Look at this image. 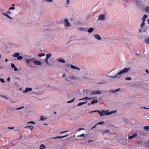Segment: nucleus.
<instances>
[{
	"instance_id": "dca6fc26",
	"label": "nucleus",
	"mask_w": 149,
	"mask_h": 149,
	"mask_svg": "<svg viewBox=\"0 0 149 149\" xmlns=\"http://www.w3.org/2000/svg\"><path fill=\"white\" fill-rule=\"evenodd\" d=\"M94 30V29L92 27L90 28L88 30V33H91Z\"/></svg>"
},
{
	"instance_id": "4c0bfd02",
	"label": "nucleus",
	"mask_w": 149,
	"mask_h": 149,
	"mask_svg": "<svg viewBox=\"0 0 149 149\" xmlns=\"http://www.w3.org/2000/svg\"><path fill=\"white\" fill-rule=\"evenodd\" d=\"M132 79L130 77H127L125 78L126 80H130Z\"/></svg>"
},
{
	"instance_id": "a18cd8bd",
	"label": "nucleus",
	"mask_w": 149,
	"mask_h": 149,
	"mask_svg": "<svg viewBox=\"0 0 149 149\" xmlns=\"http://www.w3.org/2000/svg\"><path fill=\"white\" fill-rule=\"evenodd\" d=\"M15 8L14 7H11L9 8V10H14Z\"/></svg>"
},
{
	"instance_id": "cd10ccee",
	"label": "nucleus",
	"mask_w": 149,
	"mask_h": 149,
	"mask_svg": "<svg viewBox=\"0 0 149 149\" xmlns=\"http://www.w3.org/2000/svg\"><path fill=\"white\" fill-rule=\"evenodd\" d=\"M145 22H143L141 24V26L142 29L143 28V27L145 25Z\"/></svg>"
},
{
	"instance_id": "b1692460",
	"label": "nucleus",
	"mask_w": 149,
	"mask_h": 149,
	"mask_svg": "<svg viewBox=\"0 0 149 149\" xmlns=\"http://www.w3.org/2000/svg\"><path fill=\"white\" fill-rule=\"evenodd\" d=\"M46 148V147L43 144L41 145L40 147V149H44Z\"/></svg>"
},
{
	"instance_id": "3c124183",
	"label": "nucleus",
	"mask_w": 149,
	"mask_h": 149,
	"mask_svg": "<svg viewBox=\"0 0 149 149\" xmlns=\"http://www.w3.org/2000/svg\"><path fill=\"white\" fill-rule=\"evenodd\" d=\"M14 128V127H8V129H13Z\"/></svg>"
},
{
	"instance_id": "37998d69",
	"label": "nucleus",
	"mask_w": 149,
	"mask_h": 149,
	"mask_svg": "<svg viewBox=\"0 0 149 149\" xmlns=\"http://www.w3.org/2000/svg\"><path fill=\"white\" fill-rule=\"evenodd\" d=\"M0 81L1 82L3 83H4L5 82V81H4V80L2 78H1L0 79Z\"/></svg>"
},
{
	"instance_id": "ea45409f",
	"label": "nucleus",
	"mask_w": 149,
	"mask_h": 149,
	"mask_svg": "<svg viewBox=\"0 0 149 149\" xmlns=\"http://www.w3.org/2000/svg\"><path fill=\"white\" fill-rule=\"evenodd\" d=\"M83 104H84V103H83V102L79 103L77 105V107H79V106H81Z\"/></svg>"
},
{
	"instance_id": "603ef678",
	"label": "nucleus",
	"mask_w": 149,
	"mask_h": 149,
	"mask_svg": "<svg viewBox=\"0 0 149 149\" xmlns=\"http://www.w3.org/2000/svg\"><path fill=\"white\" fill-rule=\"evenodd\" d=\"M67 4H68L70 2V0H67L66 1Z\"/></svg>"
},
{
	"instance_id": "774afa93",
	"label": "nucleus",
	"mask_w": 149,
	"mask_h": 149,
	"mask_svg": "<svg viewBox=\"0 0 149 149\" xmlns=\"http://www.w3.org/2000/svg\"><path fill=\"white\" fill-rule=\"evenodd\" d=\"M148 24H149V19H148Z\"/></svg>"
},
{
	"instance_id": "f3484780",
	"label": "nucleus",
	"mask_w": 149,
	"mask_h": 149,
	"mask_svg": "<svg viewBox=\"0 0 149 149\" xmlns=\"http://www.w3.org/2000/svg\"><path fill=\"white\" fill-rule=\"evenodd\" d=\"M20 55V54L19 53H15L12 56L15 57H17Z\"/></svg>"
},
{
	"instance_id": "1a4fd4ad",
	"label": "nucleus",
	"mask_w": 149,
	"mask_h": 149,
	"mask_svg": "<svg viewBox=\"0 0 149 149\" xmlns=\"http://www.w3.org/2000/svg\"><path fill=\"white\" fill-rule=\"evenodd\" d=\"M34 63L37 65H42L41 62L39 61H33Z\"/></svg>"
},
{
	"instance_id": "e2e57ef3",
	"label": "nucleus",
	"mask_w": 149,
	"mask_h": 149,
	"mask_svg": "<svg viewBox=\"0 0 149 149\" xmlns=\"http://www.w3.org/2000/svg\"><path fill=\"white\" fill-rule=\"evenodd\" d=\"M10 101L12 103H15V102L14 101H13L12 100H10Z\"/></svg>"
},
{
	"instance_id": "13d9d810",
	"label": "nucleus",
	"mask_w": 149,
	"mask_h": 149,
	"mask_svg": "<svg viewBox=\"0 0 149 149\" xmlns=\"http://www.w3.org/2000/svg\"><path fill=\"white\" fill-rule=\"evenodd\" d=\"M94 99V97H91V98H89V100H91Z\"/></svg>"
},
{
	"instance_id": "0eeeda50",
	"label": "nucleus",
	"mask_w": 149,
	"mask_h": 149,
	"mask_svg": "<svg viewBox=\"0 0 149 149\" xmlns=\"http://www.w3.org/2000/svg\"><path fill=\"white\" fill-rule=\"evenodd\" d=\"M64 22L65 24V26L68 27H70L71 26L70 24L69 23L68 19H65Z\"/></svg>"
},
{
	"instance_id": "c85d7f7f",
	"label": "nucleus",
	"mask_w": 149,
	"mask_h": 149,
	"mask_svg": "<svg viewBox=\"0 0 149 149\" xmlns=\"http://www.w3.org/2000/svg\"><path fill=\"white\" fill-rule=\"evenodd\" d=\"M143 129L145 130L146 131H148L149 130V126H144Z\"/></svg>"
},
{
	"instance_id": "de8ad7c7",
	"label": "nucleus",
	"mask_w": 149,
	"mask_h": 149,
	"mask_svg": "<svg viewBox=\"0 0 149 149\" xmlns=\"http://www.w3.org/2000/svg\"><path fill=\"white\" fill-rule=\"evenodd\" d=\"M28 123L30 124V123H33V124H35V123L32 121H30Z\"/></svg>"
},
{
	"instance_id": "a211bd4d",
	"label": "nucleus",
	"mask_w": 149,
	"mask_h": 149,
	"mask_svg": "<svg viewBox=\"0 0 149 149\" xmlns=\"http://www.w3.org/2000/svg\"><path fill=\"white\" fill-rule=\"evenodd\" d=\"M137 135V134L136 133L134 134H133L132 136H129L128 138L129 139H132L133 138L136 136Z\"/></svg>"
},
{
	"instance_id": "412c9836",
	"label": "nucleus",
	"mask_w": 149,
	"mask_h": 149,
	"mask_svg": "<svg viewBox=\"0 0 149 149\" xmlns=\"http://www.w3.org/2000/svg\"><path fill=\"white\" fill-rule=\"evenodd\" d=\"M110 131L109 130H106L102 131V133L103 134H104L105 133H107Z\"/></svg>"
},
{
	"instance_id": "c756f323",
	"label": "nucleus",
	"mask_w": 149,
	"mask_h": 149,
	"mask_svg": "<svg viewBox=\"0 0 149 149\" xmlns=\"http://www.w3.org/2000/svg\"><path fill=\"white\" fill-rule=\"evenodd\" d=\"M24 128H30V129L31 130H32L33 129V127L32 126H28Z\"/></svg>"
},
{
	"instance_id": "20e7f679",
	"label": "nucleus",
	"mask_w": 149,
	"mask_h": 149,
	"mask_svg": "<svg viewBox=\"0 0 149 149\" xmlns=\"http://www.w3.org/2000/svg\"><path fill=\"white\" fill-rule=\"evenodd\" d=\"M105 15L104 14H100L98 17V20H104L105 19Z\"/></svg>"
},
{
	"instance_id": "5701e85b",
	"label": "nucleus",
	"mask_w": 149,
	"mask_h": 149,
	"mask_svg": "<svg viewBox=\"0 0 149 149\" xmlns=\"http://www.w3.org/2000/svg\"><path fill=\"white\" fill-rule=\"evenodd\" d=\"M2 14L3 15L7 16L8 18H9L10 19H13L9 15H8L6 14V13H2Z\"/></svg>"
},
{
	"instance_id": "49530a36",
	"label": "nucleus",
	"mask_w": 149,
	"mask_h": 149,
	"mask_svg": "<svg viewBox=\"0 0 149 149\" xmlns=\"http://www.w3.org/2000/svg\"><path fill=\"white\" fill-rule=\"evenodd\" d=\"M48 2H52L53 1V0H46Z\"/></svg>"
},
{
	"instance_id": "423d86ee",
	"label": "nucleus",
	"mask_w": 149,
	"mask_h": 149,
	"mask_svg": "<svg viewBox=\"0 0 149 149\" xmlns=\"http://www.w3.org/2000/svg\"><path fill=\"white\" fill-rule=\"evenodd\" d=\"M117 112L116 110H114L113 111H110L109 112H107V113H105V112L104 113V116L105 115H111L113 113H116Z\"/></svg>"
},
{
	"instance_id": "6ab92c4d",
	"label": "nucleus",
	"mask_w": 149,
	"mask_h": 149,
	"mask_svg": "<svg viewBox=\"0 0 149 149\" xmlns=\"http://www.w3.org/2000/svg\"><path fill=\"white\" fill-rule=\"evenodd\" d=\"M148 17V16L147 15H144L143 18H142V20H143V22H145L146 20H145V19L146 18Z\"/></svg>"
},
{
	"instance_id": "c9c22d12",
	"label": "nucleus",
	"mask_w": 149,
	"mask_h": 149,
	"mask_svg": "<svg viewBox=\"0 0 149 149\" xmlns=\"http://www.w3.org/2000/svg\"><path fill=\"white\" fill-rule=\"evenodd\" d=\"M0 96L1 97H3V98H5V99H6L7 100L9 99L6 96H4V95H0Z\"/></svg>"
},
{
	"instance_id": "f257e3e1",
	"label": "nucleus",
	"mask_w": 149,
	"mask_h": 149,
	"mask_svg": "<svg viewBox=\"0 0 149 149\" xmlns=\"http://www.w3.org/2000/svg\"><path fill=\"white\" fill-rule=\"evenodd\" d=\"M130 69L131 68H124L118 72L115 76H111L108 75V76L110 77L113 79L116 78H119L121 77V74L127 73Z\"/></svg>"
},
{
	"instance_id": "8fccbe9b",
	"label": "nucleus",
	"mask_w": 149,
	"mask_h": 149,
	"mask_svg": "<svg viewBox=\"0 0 149 149\" xmlns=\"http://www.w3.org/2000/svg\"><path fill=\"white\" fill-rule=\"evenodd\" d=\"M8 14H11V12L9 10H8L7 12Z\"/></svg>"
},
{
	"instance_id": "aec40b11",
	"label": "nucleus",
	"mask_w": 149,
	"mask_h": 149,
	"mask_svg": "<svg viewBox=\"0 0 149 149\" xmlns=\"http://www.w3.org/2000/svg\"><path fill=\"white\" fill-rule=\"evenodd\" d=\"M120 88H118L116 89L115 90H110L109 92L112 93H114L119 91H120Z\"/></svg>"
},
{
	"instance_id": "680f3d73",
	"label": "nucleus",
	"mask_w": 149,
	"mask_h": 149,
	"mask_svg": "<svg viewBox=\"0 0 149 149\" xmlns=\"http://www.w3.org/2000/svg\"><path fill=\"white\" fill-rule=\"evenodd\" d=\"M143 108L145 109H149V108H146L145 107H143Z\"/></svg>"
},
{
	"instance_id": "bf43d9fd",
	"label": "nucleus",
	"mask_w": 149,
	"mask_h": 149,
	"mask_svg": "<svg viewBox=\"0 0 149 149\" xmlns=\"http://www.w3.org/2000/svg\"><path fill=\"white\" fill-rule=\"evenodd\" d=\"M85 100L84 97L83 98H82V99H79V100Z\"/></svg>"
},
{
	"instance_id": "6e6552de",
	"label": "nucleus",
	"mask_w": 149,
	"mask_h": 149,
	"mask_svg": "<svg viewBox=\"0 0 149 149\" xmlns=\"http://www.w3.org/2000/svg\"><path fill=\"white\" fill-rule=\"evenodd\" d=\"M70 66H70L71 68H73V69H77V70H80V68H77V67H76L74 66V65H70V64H68L67 65V66L68 67H69Z\"/></svg>"
},
{
	"instance_id": "39448f33",
	"label": "nucleus",
	"mask_w": 149,
	"mask_h": 149,
	"mask_svg": "<svg viewBox=\"0 0 149 149\" xmlns=\"http://www.w3.org/2000/svg\"><path fill=\"white\" fill-rule=\"evenodd\" d=\"M102 93L101 92V91L99 90H93L91 93V95L93 94H100Z\"/></svg>"
},
{
	"instance_id": "2eb2a0df",
	"label": "nucleus",
	"mask_w": 149,
	"mask_h": 149,
	"mask_svg": "<svg viewBox=\"0 0 149 149\" xmlns=\"http://www.w3.org/2000/svg\"><path fill=\"white\" fill-rule=\"evenodd\" d=\"M34 60L35 59L34 58H33L30 59L27 58H26L25 59V60L26 61V63L28 64H29L30 61Z\"/></svg>"
},
{
	"instance_id": "052dcab7",
	"label": "nucleus",
	"mask_w": 149,
	"mask_h": 149,
	"mask_svg": "<svg viewBox=\"0 0 149 149\" xmlns=\"http://www.w3.org/2000/svg\"><path fill=\"white\" fill-rule=\"evenodd\" d=\"M68 131H64V132H61V133H65L66 132H67Z\"/></svg>"
},
{
	"instance_id": "5fc2aeb1",
	"label": "nucleus",
	"mask_w": 149,
	"mask_h": 149,
	"mask_svg": "<svg viewBox=\"0 0 149 149\" xmlns=\"http://www.w3.org/2000/svg\"><path fill=\"white\" fill-rule=\"evenodd\" d=\"M146 73H148V74L149 73V72L148 70L146 69Z\"/></svg>"
},
{
	"instance_id": "f03ea898",
	"label": "nucleus",
	"mask_w": 149,
	"mask_h": 149,
	"mask_svg": "<svg viewBox=\"0 0 149 149\" xmlns=\"http://www.w3.org/2000/svg\"><path fill=\"white\" fill-rule=\"evenodd\" d=\"M52 54L51 53L48 54H46V58L44 62L46 63L47 64L49 65H51L52 64L49 63L48 60L49 58L52 56Z\"/></svg>"
},
{
	"instance_id": "f704fd0d",
	"label": "nucleus",
	"mask_w": 149,
	"mask_h": 149,
	"mask_svg": "<svg viewBox=\"0 0 149 149\" xmlns=\"http://www.w3.org/2000/svg\"><path fill=\"white\" fill-rule=\"evenodd\" d=\"M75 100V98H74L72 100H71L67 102V103H70L73 102Z\"/></svg>"
},
{
	"instance_id": "4468645a",
	"label": "nucleus",
	"mask_w": 149,
	"mask_h": 149,
	"mask_svg": "<svg viewBox=\"0 0 149 149\" xmlns=\"http://www.w3.org/2000/svg\"><path fill=\"white\" fill-rule=\"evenodd\" d=\"M11 65L12 68L14 69V70L15 71H16L17 70V69L15 67V65L13 63H11Z\"/></svg>"
},
{
	"instance_id": "79ce46f5",
	"label": "nucleus",
	"mask_w": 149,
	"mask_h": 149,
	"mask_svg": "<svg viewBox=\"0 0 149 149\" xmlns=\"http://www.w3.org/2000/svg\"><path fill=\"white\" fill-rule=\"evenodd\" d=\"M80 29H81V30H82V31H85L87 30V29H86V28H80Z\"/></svg>"
},
{
	"instance_id": "a878e982",
	"label": "nucleus",
	"mask_w": 149,
	"mask_h": 149,
	"mask_svg": "<svg viewBox=\"0 0 149 149\" xmlns=\"http://www.w3.org/2000/svg\"><path fill=\"white\" fill-rule=\"evenodd\" d=\"M47 118H44L43 116H41L40 117V120H41L42 121H44L45 120H46Z\"/></svg>"
},
{
	"instance_id": "e433bc0d",
	"label": "nucleus",
	"mask_w": 149,
	"mask_h": 149,
	"mask_svg": "<svg viewBox=\"0 0 149 149\" xmlns=\"http://www.w3.org/2000/svg\"><path fill=\"white\" fill-rule=\"evenodd\" d=\"M24 106H22L21 107H19L18 108H17L15 109L16 110H18L20 109H21L24 108Z\"/></svg>"
},
{
	"instance_id": "7ed1b4c3",
	"label": "nucleus",
	"mask_w": 149,
	"mask_h": 149,
	"mask_svg": "<svg viewBox=\"0 0 149 149\" xmlns=\"http://www.w3.org/2000/svg\"><path fill=\"white\" fill-rule=\"evenodd\" d=\"M102 112H101L99 110H95L94 111V112H97L98 113L100 114V116L101 117L103 116H104V113L105 112V111L104 110H102Z\"/></svg>"
},
{
	"instance_id": "bb28decb",
	"label": "nucleus",
	"mask_w": 149,
	"mask_h": 149,
	"mask_svg": "<svg viewBox=\"0 0 149 149\" xmlns=\"http://www.w3.org/2000/svg\"><path fill=\"white\" fill-rule=\"evenodd\" d=\"M145 11L147 13H149V6H148L145 8Z\"/></svg>"
},
{
	"instance_id": "4be33fe9",
	"label": "nucleus",
	"mask_w": 149,
	"mask_h": 149,
	"mask_svg": "<svg viewBox=\"0 0 149 149\" xmlns=\"http://www.w3.org/2000/svg\"><path fill=\"white\" fill-rule=\"evenodd\" d=\"M8 110L10 111H13L15 110V108L14 107H9Z\"/></svg>"
},
{
	"instance_id": "338daca9",
	"label": "nucleus",
	"mask_w": 149,
	"mask_h": 149,
	"mask_svg": "<svg viewBox=\"0 0 149 149\" xmlns=\"http://www.w3.org/2000/svg\"><path fill=\"white\" fill-rule=\"evenodd\" d=\"M91 141H93V140H90V141H88V142L89 143H90V142H91Z\"/></svg>"
},
{
	"instance_id": "864d4df0",
	"label": "nucleus",
	"mask_w": 149,
	"mask_h": 149,
	"mask_svg": "<svg viewBox=\"0 0 149 149\" xmlns=\"http://www.w3.org/2000/svg\"><path fill=\"white\" fill-rule=\"evenodd\" d=\"M97 125H96V124L93 127L91 128V129H94V128H95L96 127V126H97Z\"/></svg>"
},
{
	"instance_id": "9d476101",
	"label": "nucleus",
	"mask_w": 149,
	"mask_h": 149,
	"mask_svg": "<svg viewBox=\"0 0 149 149\" xmlns=\"http://www.w3.org/2000/svg\"><path fill=\"white\" fill-rule=\"evenodd\" d=\"M32 90V88H26L25 90L23 92L24 93H26L27 92H30Z\"/></svg>"
},
{
	"instance_id": "09e8293b",
	"label": "nucleus",
	"mask_w": 149,
	"mask_h": 149,
	"mask_svg": "<svg viewBox=\"0 0 149 149\" xmlns=\"http://www.w3.org/2000/svg\"><path fill=\"white\" fill-rule=\"evenodd\" d=\"M85 100H89V98L88 97H84Z\"/></svg>"
},
{
	"instance_id": "7c9ffc66",
	"label": "nucleus",
	"mask_w": 149,
	"mask_h": 149,
	"mask_svg": "<svg viewBox=\"0 0 149 149\" xmlns=\"http://www.w3.org/2000/svg\"><path fill=\"white\" fill-rule=\"evenodd\" d=\"M45 55V53H40L38 54V56H44Z\"/></svg>"
},
{
	"instance_id": "72a5a7b5",
	"label": "nucleus",
	"mask_w": 149,
	"mask_h": 149,
	"mask_svg": "<svg viewBox=\"0 0 149 149\" xmlns=\"http://www.w3.org/2000/svg\"><path fill=\"white\" fill-rule=\"evenodd\" d=\"M23 57L22 56H18L17 57V59L18 60H21L22 59Z\"/></svg>"
},
{
	"instance_id": "f8f14e48",
	"label": "nucleus",
	"mask_w": 149,
	"mask_h": 149,
	"mask_svg": "<svg viewBox=\"0 0 149 149\" xmlns=\"http://www.w3.org/2000/svg\"><path fill=\"white\" fill-rule=\"evenodd\" d=\"M56 60L58 62H60L62 63H65V61L63 59H62L61 58H59L57 59Z\"/></svg>"
},
{
	"instance_id": "c03bdc74",
	"label": "nucleus",
	"mask_w": 149,
	"mask_h": 149,
	"mask_svg": "<svg viewBox=\"0 0 149 149\" xmlns=\"http://www.w3.org/2000/svg\"><path fill=\"white\" fill-rule=\"evenodd\" d=\"M83 91L85 94H86L87 93V89H84L83 90Z\"/></svg>"
},
{
	"instance_id": "393cba45",
	"label": "nucleus",
	"mask_w": 149,
	"mask_h": 149,
	"mask_svg": "<svg viewBox=\"0 0 149 149\" xmlns=\"http://www.w3.org/2000/svg\"><path fill=\"white\" fill-rule=\"evenodd\" d=\"M97 101H98L97 100H94L92 101L91 102V103L92 104L94 103H97Z\"/></svg>"
},
{
	"instance_id": "58836bf2",
	"label": "nucleus",
	"mask_w": 149,
	"mask_h": 149,
	"mask_svg": "<svg viewBox=\"0 0 149 149\" xmlns=\"http://www.w3.org/2000/svg\"><path fill=\"white\" fill-rule=\"evenodd\" d=\"M104 124V122H103V121H101V122H100L99 123H98L97 124H96V125H99V124H100V125H103V124Z\"/></svg>"
},
{
	"instance_id": "473e14b6",
	"label": "nucleus",
	"mask_w": 149,
	"mask_h": 149,
	"mask_svg": "<svg viewBox=\"0 0 149 149\" xmlns=\"http://www.w3.org/2000/svg\"><path fill=\"white\" fill-rule=\"evenodd\" d=\"M145 42L146 43L149 44V38H147L146 39H145Z\"/></svg>"
},
{
	"instance_id": "a19ab883",
	"label": "nucleus",
	"mask_w": 149,
	"mask_h": 149,
	"mask_svg": "<svg viewBox=\"0 0 149 149\" xmlns=\"http://www.w3.org/2000/svg\"><path fill=\"white\" fill-rule=\"evenodd\" d=\"M85 136H86V135H85V134H81V135L77 136V137H82V136H83L85 137Z\"/></svg>"
},
{
	"instance_id": "ddd939ff",
	"label": "nucleus",
	"mask_w": 149,
	"mask_h": 149,
	"mask_svg": "<svg viewBox=\"0 0 149 149\" xmlns=\"http://www.w3.org/2000/svg\"><path fill=\"white\" fill-rule=\"evenodd\" d=\"M68 136V135L67 134L66 135L64 136H58L55 137H54L53 138V139H62V138H64L65 137H67Z\"/></svg>"
},
{
	"instance_id": "9b49d317",
	"label": "nucleus",
	"mask_w": 149,
	"mask_h": 149,
	"mask_svg": "<svg viewBox=\"0 0 149 149\" xmlns=\"http://www.w3.org/2000/svg\"><path fill=\"white\" fill-rule=\"evenodd\" d=\"M95 38L97 40H100L101 39V38L100 35L95 34L94 36Z\"/></svg>"
},
{
	"instance_id": "0e129e2a",
	"label": "nucleus",
	"mask_w": 149,
	"mask_h": 149,
	"mask_svg": "<svg viewBox=\"0 0 149 149\" xmlns=\"http://www.w3.org/2000/svg\"><path fill=\"white\" fill-rule=\"evenodd\" d=\"M83 103H84V104H86V103H87V101H86L85 102H83Z\"/></svg>"
},
{
	"instance_id": "6e6d98bb",
	"label": "nucleus",
	"mask_w": 149,
	"mask_h": 149,
	"mask_svg": "<svg viewBox=\"0 0 149 149\" xmlns=\"http://www.w3.org/2000/svg\"><path fill=\"white\" fill-rule=\"evenodd\" d=\"M7 80L8 81H9L10 80V77H8L7 79Z\"/></svg>"
},
{
	"instance_id": "2f4dec72",
	"label": "nucleus",
	"mask_w": 149,
	"mask_h": 149,
	"mask_svg": "<svg viewBox=\"0 0 149 149\" xmlns=\"http://www.w3.org/2000/svg\"><path fill=\"white\" fill-rule=\"evenodd\" d=\"M69 78H71L72 79H77V78L74 76H72L71 77H69Z\"/></svg>"
},
{
	"instance_id": "4d7b16f0",
	"label": "nucleus",
	"mask_w": 149,
	"mask_h": 149,
	"mask_svg": "<svg viewBox=\"0 0 149 149\" xmlns=\"http://www.w3.org/2000/svg\"><path fill=\"white\" fill-rule=\"evenodd\" d=\"M136 3H140L139 1H138L137 0H136Z\"/></svg>"
},
{
	"instance_id": "69168bd1",
	"label": "nucleus",
	"mask_w": 149,
	"mask_h": 149,
	"mask_svg": "<svg viewBox=\"0 0 149 149\" xmlns=\"http://www.w3.org/2000/svg\"><path fill=\"white\" fill-rule=\"evenodd\" d=\"M65 80H66V81H69L67 78H65Z\"/></svg>"
}]
</instances>
